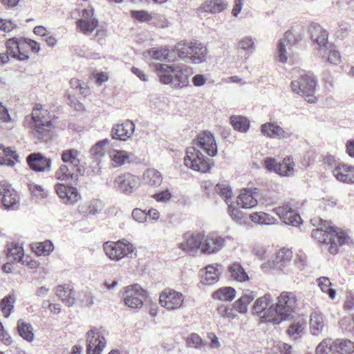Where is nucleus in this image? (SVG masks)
<instances>
[{"mask_svg": "<svg viewBox=\"0 0 354 354\" xmlns=\"http://www.w3.org/2000/svg\"><path fill=\"white\" fill-rule=\"evenodd\" d=\"M194 145L195 146L187 149L184 164L192 170L205 173L212 168L213 161L203 156L199 148L211 157L215 156L217 153V146L214 138L210 132L204 131L198 136Z\"/></svg>", "mask_w": 354, "mask_h": 354, "instance_id": "obj_1", "label": "nucleus"}, {"mask_svg": "<svg viewBox=\"0 0 354 354\" xmlns=\"http://www.w3.org/2000/svg\"><path fill=\"white\" fill-rule=\"evenodd\" d=\"M314 226H317L312 232V236L322 243L333 254L338 252L339 247L345 244L348 236L341 230L335 227L330 221L320 218L311 219Z\"/></svg>", "mask_w": 354, "mask_h": 354, "instance_id": "obj_2", "label": "nucleus"}, {"mask_svg": "<svg viewBox=\"0 0 354 354\" xmlns=\"http://www.w3.org/2000/svg\"><path fill=\"white\" fill-rule=\"evenodd\" d=\"M297 305V299L294 292L283 291L277 297V303L271 304L266 313L261 317V322L279 324L288 319Z\"/></svg>", "mask_w": 354, "mask_h": 354, "instance_id": "obj_3", "label": "nucleus"}, {"mask_svg": "<svg viewBox=\"0 0 354 354\" xmlns=\"http://www.w3.org/2000/svg\"><path fill=\"white\" fill-rule=\"evenodd\" d=\"M50 113L44 109L41 104H36L30 115L26 116L24 124L29 129L32 134L39 139L48 137L50 129L53 127L50 120Z\"/></svg>", "mask_w": 354, "mask_h": 354, "instance_id": "obj_4", "label": "nucleus"}, {"mask_svg": "<svg viewBox=\"0 0 354 354\" xmlns=\"http://www.w3.org/2000/svg\"><path fill=\"white\" fill-rule=\"evenodd\" d=\"M174 51L183 61L198 64L207 59V48L202 43L196 41H181L178 42Z\"/></svg>", "mask_w": 354, "mask_h": 354, "instance_id": "obj_5", "label": "nucleus"}, {"mask_svg": "<svg viewBox=\"0 0 354 354\" xmlns=\"http://www.w3.org/2000/svg\"><path fill=\"white\" fill-rule=\"evenodd\" d=\"M106 255L112 261H119L124 258L136 256V248L127 241H107L103 244Z\"/></svg>", "mask_w": 354, "mask_h": 354, "instance_id": "obj_6", "label": "nucleus"}, {"mask_svg": "<svg viewBox=\"0 0 354 354\" xmlns=\"http://www.w3.org/2000/svg\"><path fill=\"white\" fill-rule=\"evenodd\" d=\"M315 87L316 81L310 73L301 75L297 80L291 82L292 91L306 97V100L309 103H315L317 101V98L314 95Z\"/></svg>", "mask_w": 354, "mask_h": 354, "instance_id": "obj_7", "label": "nucleus"}, {"mask_svg": "<svg viewBox=\"0 0 354 354\" xmlns=\"http://www.w3.org/2000/svg\"><path fill=\"white\" fill-rule=\"evenodd\" d=\"M301 40V36L299 34H295L292 30L286 32L278 44V61L281 63L286 62L292 53V48Z\"/></svg>", "mask_w": 354, "mask_h": 354, "instance_id": "obj_8", "label": "nucleus"}, {"mask_svg": "<svg viewBox=\"0 0 354 354\" xmlns=\"http://www.w3.org/2000/svg\"><path fill=\"white\" fill-rule=\"evenodd\" d=\"M123 296L124 302L129 308H138L143 306L147 293L140 285L133 284L124 288Z\"/></svg>", "mask_w": 354, "mask_h": 354, "instance_id": "obj_9", "label": "nucleus"}, {"mask_svg": "<svg viewBox=\"0 0 354 354\" xmlns=\"http://www.w3.org/2000/svg\"><path fill=\"white\" fill-rule=\"evenodd\" d=\"M140 185L139 178L130 173H124L115 177L113 187L124 195H131Z\"/></svg>", "mask_w": 354, "mask_h": 354, "instance_id": "obj_10", "label": "nucleus"}, {"mask_svg": "<svg viewBox=\"0 0 354 354\" xmlns=\"http://www.w3.org/2000/svg\"><path fill=\"white\" fill-rule=\"evenodd\" d=\"M185 296L172 289L162 291L159 296L160 306L168 310H175L184 307Z\"/></svg>", "mask_w": 354, "mask_h": 354, "instance_id": "obj_11", "label": "nucleus"}, {"mask_svg": "<svg viewBox=\"0 0 354 354\" xmlns=\"http://www.w3.org/2000/svg\"><path fill=\"white\" fill-rule=\"evenodd\" d=\"M87 353L100 354L106 345V339L103 332L98 329H91L86 333Z\"/></svg>", "mask_w": 354, "mask_h": 354, "instance_id": "obj_12", "label": "nucleus"}, {"mask_svg": "<svg viewBox=\"0 0 354 354\" xmlns=\"http://www.w3.org/2000/svg\"><path fill=\"white\" fill-rule=\"evenodd\" d=\"M99 21L96 18L94 10L88 7L82 10V17L77 21L79 30L84 35H90L98 26Z\"/></svg>", "mask_w": 354, "mask_h": 354, "instance_id": "obj_13", "label": "nucleus"}, {"mask_svg": "<svg viewBox=\"0 0 354 354\" xmlns=\"http://www.w3.org/2000/svg\"><path fill=\"white\" fill-rule=\"evenodd\" d=\"M194 73L193 68L185 64H176L173 75V82L171 86L173 88H186L189 84V77Z\"/></svg>", "mask_w": 354, "mask_h": 354, "instance_id": "obj_14", "label": "nucleus"}, {"mask_svg": "<svg viewBox=\"0 0 354 354\" xmlns=\"http://www.w3.org/2000/svg\"><path fill=\"white\" fill-rule=\"evenodd\" d=\"M204 234L201 233L187 232L183 235V241L179 243L178 248L190 254L201 251Z\"/></svg>", "mask_w": 354, "mask_h": 354, "instance_id": "obj_15", "label": "nucleus"}, {"mask_svg": "<svg viewBox=\"0 0 354 354\" xmlns=\"http://www.w3.org/2000/svg\"><path fill=\"white\" fill-rule=\"evenodd\" d=\"M265 165L270 171H274L280 176H289L293 174L295 164L290 158H285L282 162H277L274 159L267 158L265 160Z\"/></svg>", "mask_w": 354, "mask_h": 354, "instance_id": "obj_16", "label": "nucleus"}, {"mask_svg": "<svg viewBox=\"0 0 354 354\" xmlns=\"http://www.w3.org/2000/svg\"><path fill=\"white\" fill-rule=\"evenodd\" d=\"M55 190L59 197L66 205H74L81 199V194L75 187L58 183L55 185Z\"/></svg>", "mask_w": 354, "mask_h": 354, "instance_id": "obj_17", "label": "nucleus"}, {"mask_svg": "<svg viewBox=\"0 0 354 354\" xmlns=\"http://www.w3.org/2000/svg\"><path fill=\"white\" fill-rule=\"evenodd\" d=\"M30 168L37 172H46L51 170L52 160L40 153H32L27 157Z\"/></svg>", "mask_w": 354, "mask_h": 354, "instance_id": "obj_18", "label": "nucleus"}, {"mask_svg": "<svg viewBox=\"0 0 354 354\" xmlns=\"http://www.w3.org/2000/svg\"><path fill=\"white\" fill-rule=\"evenodd\" d=\"M261 131L270 138L287 139L292 136L289 129H283L277 122H266L262 124Z\"/></svg>", "mask_w": 354, "mask_h": 354, "instance_id": "obj_19", "label": "nucleus"}, {"mask_svg": "<svg viewBox=\"0 0 354 354\" xmlns=\"http://www.w3.org/2000/svg\"><path fill=\"white\" fill-rule=\"evenodd\" d=\"M273 212L286 225L298 226L301 223V218L288 205H283L273 209Z\"/></svg>", "mask_w": 354, "mask_h": 354, "instance_id": "obj_20", "label": "nucleus"}, {"mask_svg": "<svg viewBox=\"0 0 354 354\" xmlns=\"http://www.w3.org/2000/svg\"><path fill=\"white\" fill-rule=\"evenodd\" d=\"M24 41L26 40H22V37L9 39L6 44L7 55L21 61L28 59L29 56L24 53Z\"/></svg>", "mask_w": 354, "mask_h": 354, "instance_id": "obj_21", "label": "nucleus"}, {"mask_svg": "<svg viewBox=\"0 0 354 354\" xmlns=\"http://www.w3.org/2000/svg\"><path fill=\"white\" fill-rule=\"evenodd\" d=\"M150 66L154 69L160 83L171 85L176 64L152 62Z\"/></svg>", "mask_w": 354, "mask_h": 354, "instance_id": "obj_22", "label": "nucleus"}, {"mask_svg": "<svg viewBox=\"0 0 354 354\" xmlns=\"http://www.w3.org/2000/svg\"><path fill=\"white\" fill-rule=\"evenodd\" d=\"M309 32L311 35V39L315 44L317 45V49L322 52L332 44L328 41V32L321 26L318 24H312L309 27Z\"/></svg>", "mask_w": 354, "mask_h": 354, "instance_id": "obj_23", "label": "nucleus"}, {"mask_svg": "<svg viewBox=\"0 0 354 354\" xmlns=\"http://www.w3.org/2000/svg\"><path fill=\"white\" fill-rule=\"evenodd\" d=\"M225 244V239L219 236H205L203 240L201 252L206 254L216 253Z\"/></svg>", "mask_w": 354, "mask_h": 354, "instance_id": "obj_24", "label": "nucleus"}, {"mask_svg": "<svg viewBox=\"0 0 354 354\" xmlns=\"http://www.w3.org/2000/svg\"><path fill=\"white\" fill-rule=\"evenodd\" d=\"M135 131V124L131 120H126L120 124L114 125L111 129L113 139L126 141Z\"/></svg>", "mask_w": 354, "mask_h": 354, "instance_id": "obj_25", "label": "nucleus"}, {"mask_svg": "<svg viewBox=\"0 0 354 354\" xmlns=\"http://www.w3.org/2000/svg\"><path fill=\"white\" fill-rule=\"evenodd\" d=\"M257 188L243 189L237 197V205L242 208L248 209L254 207L258 202L257 199Z\"/></svg>", "mask_w": 354, "mask_h": 354, "instance_id": "obj_26", "label": "nucleus"}, {"mask_svg": "<svg viewBox=\"0 0 354 354\" xmlns=\"http://www.w3.org/2000/svg\"><path fill=\"white\" fill-rule=\"evenodd\" d=\"M326 325L324 315L318 310H314L310 316V330L312 335L317 336L322 333Z\"/></svg>", "mask_w": 354, "mask_h": 354, "instance_id": "obj_27", "label": "nucleus"}, {"mask_svg": "<svg viewBox=\"0 0 354 354\" xmlns=\"http://www.w3.org/2000/svg\"><path fill=\"white\" fill-rule=\"evenodd\" d=\"M334 176L339 181L354 183V167L338 164L333 169Z\"/></svg>", "mask_w": 354, "mask_h": 354, "instance_id": "obj_28", "label": "nucleus"}, {"mask_svg": "<svg viewBox=\"0 0 354 354\" xmlns=\"http://www.w3.org/2000/svg\"><path fill=\"white\" fill-rule=\"evenodd\" d=\"M227 3L223 0H207L198 8V13H217L223 11L227 8Z\"/></svg>", "mask_w": 354, "mask_h": 354, "instance_id": "obj_29", "label": "nucleus"}, {"mask_svg": "<svg viewBox=\"0 0 354 354\" xmlns=\"http://www.w3.org/2000/svg\"><path fill=\"white\" fill-rule=\"evenodd\" d=\"M81 172L80 168H75L74 166L64 164L60 166L59 169L55 172V176L58 180H67L76 179L78 173Z\"/></svg>", "mask_w": 354, "mask_h": 354, "instance_id": "obj_30", "label": "nucleus"}, {"mask_svg": "<svg viewBox=\"0 0 354 354\" xmlns=\"http://www.w3.org/2000/svg\"><path fill=\"white\" fill-rule=\"evenodd\" d=\"M292 257V252L287 248L281 249L274 261V266L286 273L288 263Z\"/></svg>", "mask_w": 354, "mask_h": 354, "instance_id": "obj_31", "label": "nucleus"}, {"mask_svg": "<svg viewBox=\"0 0 354 354\" xmlns=\"http://www.w3.org/2000/svg\"><path fill=\"white\" fill-rule=\"evenodd\" d=\"M10 192H7L2 197L1 202L6 210H15L19 206V197L17 192L13 189H10Z\"/></svg>", "mask_w": 354, "mask_h": 354, "instance_id": "obj_32", "label": "nucleus"}, {"mask_svg": "<svg viewBox=\"0 0 354 354\" xmlns=\"http://www.w3.org/2000/svg\"><path fill=\"white\" fill-rule=\"evenodd\" d=\"M143 183L151 187H158L161 185L162 177L158 170L148 169L143 174Z\"/></svg>", "mask_w": 354, "mask_h": 354, "instance_id": "obj_33", "label": "nucleus"}, {"mask_svg": "<svg viewBox=\"0 0 354 354\" xmlns=\"http://www.w3.org/2000/svg\"><path fill=\"white\" fill-rule=\"evenodd\" d=\"M218 264L208 265L205 267V272L202 279L205 284L212 285L218 281L221 271Z\"/></svg>", "mask_w": 354, "mask_h": 354, "instance_id": "obj_34", "label": "nucleus"}, {"mask_svg": "<svg viewBox=\"0 0 354 354\" xmlns=\"http://www.w3.org/2000/svg\"><path fill=\"white\" fill-rule=\"evenodd\" d=\"M57 296L67 306H72L75 303V292L68 287L66 288L64 286L59 285L57 287Z\"/></svg>", "mask_w": 354, "mask_h": 354, "instance_id": "obj_35", "label": "nucleus"}, {"mask_svg": "<svg viewBox=\"0 0 354 354\" xmlns=\"http://www.w3.org/2000/svg\"><path fill=\"white\" fill-rule=\"evenodd\" d=\"M320 54L323 59L331 64L337 65L341 62L340 53L333 44L324 49Z\"/></svg>", "mask_w": 354, "mask_h": 354, "instance_id": "obj_36", "label": "nucleus"}, {"mask_svg": "<svg viewBox=\"0 0 354 354\" xmlns=\"http://www.w3.org/2000/svg\"><path fill=\"white\" fill-rule=\"evenodd\" d=\"M230 277L239 282H244L249 280V277L244 268L239 263H234L229 267Z\"/></svg>", "mask_w": 354, "mask_h": 354, "instance_id": "obj_37", "label": "nucleus"}, {"mask_svg": "<svg viewBox=\"0 0 354 354\" xmlns=\"http://www.w3.org/2000/svg\"><path fill=\"white\" fill-rule=\"evenodd\" d=\"M17 331L19 335L25 340L31 342L34 339V333L32 332V326L30 324L27 323L22 319L17 322Z\"/></svg>", "mask_w": 354, "mask_h": 354, "instance_id": "obj_38", "label": "nucleus"}, {"mask_svg": "<svg viewBox=\"0 0 354 354\" xmlns=\"http://www.w3.org/2000/svg\"><path fill=\"white\" fill-rule=\"evenodd\" d=\"M80 151L77 149L65 150L62 152V161L70 166H74L75 168H80V160L79 158Z\"/></svg>", "mask_w": 354, "mask_h": 354, "instance_id": "obj_39", "label": "nucleus"}, {"mask_svg": "<svg viewBox=\"0 0 354 354\" xmlns=\"http://www.w3.org/2000/svg\"><path fill=\"white\" fill-rule=\"evenodd\" d=\"M272 297L270 294H266L263 297L258 298L253 306L254 313L259 314L263 312L264 315L270 306L272 304Z\"/></svg>", "mask_w": 354, "mask_h": 354, "instance_id": "obj_40", "label": "nucleus"}, {"mask_svg": "<svg viewBox=\"0 0 354 354\" xmlns=\"http://www.w3.org/2000/svg\"><path fill=\"white\" fill-rule=\"evenodd\" d=\"M31 249L38 256H48L54 250V245L50 241L46 240L32 244Z\"/></svg>", "mask_w": 354, "mask_h": 354, "instance_id": "obj_41", "label": "nucleus"}, {"mask_svg": "<svg viewBox=\"0 0 354 354\" xmlns=\"http://www.w3.org/2000/svg\"><path fill=\"white\" fill-rule=\"evenodd\" d=\"M236 296V290L232 287H223L213 293V298L223 301H231Z\"/></svg>", "mask_w": 354, "mask_h": 354, "instance_id": "obj_42", "label": "nucleus"}, {"mask_svg": "<svg viewBox=\"0 0 354 354\" xmlns=\"http://www.w3.org/2000/svg\"><path fill=\"white\" fill-rule=\"evenodd\" d=\"M251 221L261 225H272L277 223V219L265 212H254L250 214Z\"/></svg>", "mask_w": 354, "mask_h": 354, "instance_id": "obj_43", "label": "nucleus"}, {"mask_svg": "<svg viewBox=\"0 0 354 354\" xmlns=\"http://www.w3.org/2000/svg\"><path fill=\"white\" fill-rule=\"evenodd\" d=\"M98 201H91L80 206V213L84 216H93L100 212Z\"/></svg>", "mask_w": 354, "mask_h": 354, "instance_id": "obj_44", "label": "nucleus"}, {"mask_svg": "<svg viewBox=\"0 0 354 354\" xmlns=\"http://www.w3.org/2000/svg\"><path fill=\"white\" fill-rule=\"evenodd\" d=\"M109 156L115 166L119 167L126 162L130 157V153L127 151L113 149L110 151Z\"/></svg>", "mask_w": 354, "mask_h": 354, "instance_id": "obj_45", "label": "nucleus"}, {"mask_svg": "<svg viewBox=\"0 0 354 354\" xmlns=\"http://www.w3.org/2000/svg\"><path fill=\"white\" fill-rule=\"evenodd\" d=\"M230 122L234 129L240 132H246L250 127L249 121L243 116L233 115Z\"/></svg>", "mask_w": 354, "mask_h": 354, "instance_id": "obj_46", "label": "nucleus"}, {"mask_svg": "<svg viewBox=\"0 0 354 354\" xmlns=\"http://www.w3.org/2000/svg\"><path fill=\"white\" fill-rule=\"evenodd\" d=\"M306 266V256L305 254H297L294 260L291 268L286 269V274H291L303 270Z\"/></svg>", "mask_w": 354, "mask_h": 354, "instance_id": "obj_47", "label": "nucleus"}, {"mask_svg": "<svg viewBox=\"0 0 354 354\" xmlns=\"http://www.w3.org/2000/svg\"><path fill=\"white\" fill-rule=\"evenodd\" d=\"M15 297L7 295L0 301V310L5 317H8L14 309Z\"/></svg>", "mask_w": 354, "mask_h": 354, "instance_id": "obj_48", "label": "nucleus"}, {"mask_svg": "<svg viewBox=\"0 0 354 354\" xmlns=\"http://www.w3.org/2000/svg\"><path fill=\"white\" fill-rule=\"evenodd\" d=\"M238 47L250 55L255 50V39L250 36H245L240 39Z\"/></svg>", "mask_w": 354, "mask_h": 354, "instance_id": "obj_49", "label": "nucleus"}, {"mask_svg": "<svg viewBox=\"0 0 354 354\" xmlns=\"http://www.w3.org/2000/svg\"><path fill=\"white\" fill-rule=\"evenodd\" d=\"M318 286L323 292L327 293L333 299L336 295L335 289L331 288L332 283L328 277H322L317 279Z\"/></svg>", "mask_w": 354, "mask_h": 354, "instance_id": "obj_50", "label": "nucleus"}, {"mask_svg": "<svg viewBox=\"0 0 354 354\" xmlns=\"http://www.w3.org/2000/svg\"><path fill=\"white\" fill-rule=\"evenodd\" d=\"M110 140L106 138L96 142L91 149V155L97 160L98 158L104 156V147L109 145Z\"/></svg>", "mask_w": 354, "mask_h": 354, "instance_id": "obj_51", "label": "nucleus"}, {"mask_svg": "<svg viewBox=\"0 0 354 354\" xmlns=\"http://www.w3.org/2000/svg\"><path fill=\"white\" fill-rule=\"evenodd\" d=\"M8 258H12L15 261L24 263V261H23L24 250L22 247L19 245L11 244L10 245L8 248Z\"/></svg>", "mask_w": 354, "mask_h": 354, "instance_id": "obj_52", "label": "nucleus"}, {"mask_svg": "<svg viewBox=\"0 0 354 354\" xmlns=\"http://www.w3.org/2000/svg\"><path fill=\"white\" fill-rule=\"evenodd\" d=\"M215 192L225 199L227 204L230 202L232 196V192L228 185L224 183H218L215 186Z\"/></svg>", "mask_w": 354, "mask_h": 354, "instance_id": "obj_53", "label": "nucleus"}, {"mask_svg": "<svg viewBox=\"0 0 354 354\" xmlns=\"http://www.w3.org/2000/svg\"><path fill=\"white\" fill-rule=\"evenodd\" d=\"M228 205V214L232 218L234 221L237 223L239 225H242L245 223L246 218L242 211L239 209L238 208H236L232 205V204H227Z\"/></svg>", "mask_w": 354, "mask_h": 354, "instance_id": "obj_54", "label": "nucleus"}, {"mask_svg": "<svg viewBox=\"0 0 354 354\" xmlns=\"http://www.w3.org/2000/svg\"><path fill=\"white\" fill-rule=\"evenodd\" d=\"M335 345L338 348L337 352L340 354H350L354 351V343L351 340H339L335 342Z\"/></svg>", "mask_w": 354, "mask_h": 354, "instance_id": "obj_55", "label": "nucleus"}, {"mask_svg": "<svg viewBox=\"0 0 354 354\" xmlns=\"http://www.w3.org/2000/svg\"><path fill=\"white\" fill-rule=\"evenodd\" d=\"M169 50L165 48L160 49L151 48L149 50V55L154 59L158 61H166L169 59Z\"/></svg>", "mask_w": 354, "mask_h": 354, "instance_id": "obj_56", "label": "nucleus"}, {"mask_svg": "<svg viewBox=\"0 0 354 354\" xmlns=\"http://www.w3.org/2000/svg\"><path fill=\"white\" fill-rule=\"evenodd\" d=\"M187 343L189 346L195 348H201L205 346L202 338L197 333H192L187 339Z\"/></svg>", "mask_w": 354, "mask_h": 354, "instance_id": "obj_57", "label": "nucleus"}, {"mask_svg": "<svg viewBox=\"0 0 354 354\" xmlns=\"http://www.w3.org/2000/svg\"><path fill=\"white\" fill-rule=\"evenodd\" d=\"M217 312L219 315L224 319H234L236 317L233 309L224 304L218 306Z\"/></svg>", "mask_w": 354, "mask_h": 354, "instance_id": "obj_58", "label": "nucleus"}, {"mask_svg": "<svg viewBox=\"0 0 354 354\" xmlns=\"http://www.w3.org/2000/svg\"><path fill=\"white\" fill-rule=\"evenodd\" d=\"M331 339H325L319 344L315 349L316 354H328L332 348Z\"/></svg>", "mask_w": 354, "mask_h": 354, "instance_id": "obj_59", "label": "nucleus"}, {"mask_svg": "<svg viewBox=\"0 0 354 354\" xmlns=\"http://www.w3.org/2000/svg\"><path fill=\"white\" fill-rule=\"evenodd\" d=\"M304 330V326L299 323H295L290 325L288 329V334L293 338L297 339L299 337Z\"/></svg>", "mask_w": 354, "mask_h": 354, "instance_id": "obj_60", "label": "nucleus"}, {"mask_svg": "<svg viewBox=\"0 0 354 354\" xmlns=\"http://www.w3.org/2000/svg\"><path fill=\"white\" fill-rule=\"evenodd\" d=\"M17 27V25L14 21L0 18V30H3L5 32H10Z\"/></svg>", "mask_w": 354, "mask_h": 354, "instance_id": "obj_61", "label": "nucleus"}, {"mask_svg": "<svg viewBox=\"0 0 354 354\" xmlns=\"http://www.w3.org/2000/svg\"><path fill=\"white\" fill-rule=\"evenodd\" d=\"M0 340L5 345H10L12 342V339L8 332L5 330L2 322L0 321Z\"/></svg>", "mask_w": 354, "mask_h": 354, "instance_id": "obj_62", "label": "nucleus"}, {"mask_svg": "<svg viewBox=\"0 0 354 354\" xmlns=\"http://www.w3.org/2000/svg\"><path fill=\"white\" fill-rule=\"evenodd\" d=\"M132 217L139 223H144L147 221V214L145 211L139 208H136L132 211Z\"/></svg>", "mask_w": 354, "mask_h": 354, "instance_id": "obj_63", "label": "nucleus"}, {"mask_svg": "<svg viewBox=\"0 0 354 354\" xmlns=\"http://www.w3.org/2000/svg\"><path fill=\"white\" fill-rule=\"evenodd\" d=\"M131 16L139 21H147L150 19L149 13L144 10L132 11Z\"/></svg>", "mask_w": 354, "mask_h": 354, "instance_id": "obj_64", "label": "nucleus"}]
</instances>
